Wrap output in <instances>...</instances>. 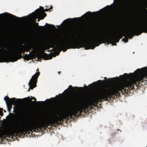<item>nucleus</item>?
<instances>
[{
  "label": "nucleus",
  "mask_w": 147,
  "mask_h": 147,
  "mask_svg": "<svg viewBox=\"0 0 147 147\" xmlns=\"http://www.w3.org/2000/svg\"><path fill=\"white\" fill-rule=\"evenodd\" d=\"M24 131H26V133H29L30 131L31 132H39L41 130L42 128V124L38 123H33L32 124H28L25 125Z\"/></svg>",
  "instance_id": "7"
},
{
  "label": "nucleus",
  "mask_w": 147,
  "mask_h": 147,
  "mask_svg": "<svg viewBox=\"0 0 147 147\" xmlns=\"http://www.w3.org/2000/svg\"><path fill=\"white\" fill-rule=\"evenodd\" d=\"M40 9H37L34 13L35 16L40 18V19H43L47 16V14L45 13L44 9L43 7L40 6Z\"/></svg>",
  "instance_id": "11"
},
{
  "label": "nucleus",
  "mask_w": 147,
  "mask_h": 147,
  "mask_svg": "<svg viewBox=\"0 0 147 147\" xmlns=\"http://www.w3.org/2000/svg\"><path fill=\"white\" fill-rule=\"evenodd\" d=\"M119 78L118 77L116 78H113L111 79L109 78V80H107L106 82L107 83H111L115 82L117 80H118Z\"/></svg>",
  "instance_id": "15"
},
{
  "label": "nucleus",
  "mask_w": 147,
  "mask_h": 147,
  "mask_svg": "<svg viewBox=\"0 0 147 147\" xmlns=\"http://www.w3.org/2000/svg\"><path fill=\"white\" fill-rule=\"evenodd\" d=\"M139 35L140 34H135V33H133V34H131V36H125L126 37H125V38H124L123 39H122L123 40V41L125 42H128V39L129 38H132V37L133 36V35Z\"/></svg>",
  "instance_id": "14"
},
{
  "label": "nucleus",
  "mask_w": 147,
  "mask_h": 147,
  "mask_svg": "<svg viewBox=\"0 0 147 147\" xmlns=\"http://www.w3.org/2000/svg\"><path fill=\"white\" fill-rule=\"evenodd\" d=\"M130 75L131 77L135 76V77L130 79V90L133 89H135V86L137 89L139 84L142 85L144 82H144V84L147 83V67H144L137 69L134 73H130Z\"/></svg>",
  "instance_id": "2"
},
{
  "label": "nucleus",
  "mask_w": 147,
  "mask_h": 147,
  "mask_svg": "<svg viewBox=\"0 0 147 147\" xmlns=\"http://www.w3.org/2000/svg\"><path fill=\"white\" fill-rule=\"evenodd\" d=\"M36 25L38 27H40V30H42L43 29V28L45 27V26H40L38 25V23H36Z\"/></svg>",
  "instance_id": "25"
},
{
  "label": "nucleus",
  "mask_w": 147,
  "mask_h": 147,
  "mask_svg": "<svg viewBox=\"0 0 147 147\" xmlns=\"http://www.w3.org/2000/svg\"><path fill=\"white\" fill-rule=\"evenodd\" d=\"M72 20V19L71 18H68L65 20V21L67 23H68L69 22L71 21Z\"/></svg>",
  "instance_id": "26"
},
{
  "label": "nucleus",
  "mask_w": 147,
  "mask_h": 147,
  "mask_svg": "<svg viewBox=\"0 0 147 147\" xmlns=\"http://www.w3.org/2000/svg\"><path fill=\"white\" fill-rule=\"evenodd\" d=\"M105 78V79H107V78Z\"/></svg>",
  "instance_id": "36"
},
{
  "label": "nucleus",
  "mask_w": 147,
  "mask_h": 147,
  "mask_svg": "<svg viewBox=\"0 0 147 147\" xmlns=\"http://www.w3.org/2000/svg\"><path fill=\"white\" fill-rule=\"evenodd\" d=\"M24 126L19 127L16 125L15 126V128L12 129L8 133V134L11 137L18 135L21 136L23 134H26V131H24Z\"/></svg>",
  "instance_id": "8"
},
{
  "label": "nucleus",
  "mask_w": 147,
  "mask_h": 147,
  "mask_svg": "<svg viewBox=\"0 0 147 147\" xmlns=\"http://www.w3.org/2000/svg\"><path fill=\"white\" fill-rule=\"evenodd\" d=\"M94 83H95V82H94ZM93 83H92V84H91L89 85V86H92V84H93Z\"/></svg>",
  "instance_id": "31"
},
{
  "label": "nucleus",
  "mask_w": 147,
  "mask_h": 147,
  "mask_svg": "<svg viewBox=\"0 0 147 147\" xmlns=\"http://www.w3.org/2000/svg\"><path fill=\"white\" fill-rule=\"evenodd\" d=\"M99 81H101V82L102 81L101 80H99Z\"/></svg>",
  "instance_id": "38"
},
{
  "label": "nucleus",
  "mask_w": 147,
  "mask_h": 147,
  "mask_svg": "<svg viewBox=\"0 0 147 147\" xmlns=\"http://www.w3.org/2000/svg\"><path fill=\"white\" fill-rule=\"evenodd\" d=\"M54 98H51L50 99H53Z\"/></svg>",
  "instance_id": "35"
},
{
  "label": "nucleus",
  "mask_w": 147,
  "mask_h": 147,
  "mask_svg": "<svg viewBox=\"0 0 147 147\" xmlns=\"http://www.w3.org/2000/svg\"><path fill=\"white\" fill-rule=\"evenodd\" d=\"M117 1H118V0H117ZM117 3H118V1H117Z\"/></svg>",
  "instance_id": "41"
},
{
  "label": "nucleus",
  "mask_w": 147,
  "mask_h": 147,
  "mask_svg": "<svg viewBox=\"0 0 147 147\" xmlns=\"http://www.w3.org/2000/svg\"><path fill=\"white\" fill-rule=\"evenodd\" d=\"M29 90H30V89H29L28 90V91H29Z\"/></svg>",
  "instance_id": "39"
},
{
  "label": "nucleus",
  "mask_w": 147,
  "mask_h": 147,
  "mask_svg": "<svg viewBox=\"0 0 147 147\" xmlns=\"http://www.w3.org/2000/svg\"><path fill=\"white\" fill-rule=\"evenodd\" d=\"M24 48L25 49V51H29L30 50V49L29 47H26Z\"/></svg>",
  "instance_id": "27"
},
{
  "label": "nucleus",
  "mask_w": 147,
  "mask_h": 147,
  "mask_svg": "<svg viewBox=\"0 0 147 147\" xmlns=\"http://www.w3.org/2000/svg\"><path fill=\"white\" fill-rule=\"evenodd\" d=\"M3 115V111L2 110H0V115L1 116H2Z\"/></svg>",
  "instance_id": "29"
},
{
  "label": "nucleus",
  "mask_w": 147,
  "mask_h": 147,
  "mask_svg": "<svg viewBox=\"0 0 147 147\" xmlns=\"http://www.w3.org/2000/svg\"><path fill=\"white\" fill-rule=\"evenodd\" d=\"M57 53V55H59V52H58Z\"/></svg>",
  "instance_id": "32"
},
{
  "label": "nucleus",
  "mask_w": 147,
  "mask_h": 147,
  "mask_svg": "<svg viewBox=\"0 0 147 147\" xmlns=\"http://www.w3.org/2000/svg\"><path fill=\"white\" fill-rule=\"evenodd\" d=\"M60 114L59 112H58L55 115V118L53 120L45 122L42 124V127L44 129L48 128L49 126L50 125L51 126L56 127L59 124V122L60 121L61 118L60 117L57 116V115H59Z\"/></svg>",
  "instance_id": "6"
},
{
  "label": "nucleus",
  "mask_w": 147,
  "mask_h": 147,
  "mask_svg": "<svg viewBox=\"0 0 147 147\" xmlns=\"http://www.w3.org/2000/svg\"><path fill=\"white\" fill-rule=\"evenodd\" d=\"M59 95H61V94H59Z\"/></svg>",
  "instance_id": "37"
},
{
  "label": "nucleus",
  "mask_w": 147,
  "mask_h": 147,
  "mask_svg": "<svg viewBox=\"0 0 147 147\" xmlns=\"http://www.w3.org/2000/svg\"><path fill=\"white\" fill-rule=\"evenodd\" d=\"M39 72H36L32 77L29 83L30 88L31 89L35 87L37 82L38 78L40 74Z\"/></svg>",
  "instance_id": "10"
},
{
  "label": "nucleus",
  "mask_w": 147,
  "mask_h": 147,
  "mask_svg": "<svg viewBox=\"0 0 147 147\" xmlns=\"http://www.w3.org/2000/svg\"><path fill=\"white\" fill-rule=\"evenodd\" d=\"M92 14V13L90 11L87 12L84 14V16L86 17H89Z\"/></svg>",
  "instance_id": "22"
},
{
  "label": "nucleus",
  "mask_w": 147,
  "mask_h": 147,
  "mask_svg": "<svg viewBox=\"0 0 147 147\" xmlns=\"http://www.w3.org/2000/svg\"><path fill=\"white\" fill-rule=\"evenodd\" d=\"M27 98H28L29 99L30 101L32 103H34V102H35L37 105H38V103H43L44 102L41 101H39L38 102L36 101H33L31 100V98L30 97V96H28L27 98H25L26 99H27Z\"/></svg>",
  "instance_id": "17"
},
{
  "label": "nucleus",
  "mask_w": 147,
  "mask_h": 147,
  "mask_svg": "<svg viewBox=\"0 0 147 147\" xmlns=\"http://www.w3.org/2000/svg\"><path fill=\"white\" fill-rule=\"evenodd\" d=\"M3 14H7L9 16H11V17H12V18H16V19H19L20 18L19 17H17L15 16H14L12 14H10V13H3Z\"/></svg>",
  "instance_id": "20"
},
{
  "label": "nucleus",
  "mask_w": 147,
  "mask_h": 147,
  "mask_svg": "<svg viewBox=\"0 0 147 147\" xmlns=\"http://www.w3.org/2000/svg\"><path fill=\"white\" fill-rule=\"evenodd\" d=\"M69 88H74V89L76 88V89H78L79 88H81V89H83L84 88L83 87L78 88V87H73L71 85H69Z\"/></svg>",
  "instance_id": "23"
},
{
  "label": "nucleus",
  "mask_w": 147,
  "mask_h": 147,
  "mask_svg": "<svg viewBox=\"0 0 147 147\" xmlns=\"http://www.w3.org/2000/svg\"><path fill=\"white\" fill-rule=\"evenodd\" d=\"M17 110L19 111V114L22 116H26L28 113V110L26 108L22 110L18 108Z\"/></svg>",
  "instance_id": "12"
},
{
  "label": "nucleus",
  "mask_w": 147,
  "mask_h": 147,
  "mask_svg": "<svg viewBox=\"0 0 147 147\" xmlns=\"http://www.w3.org/2000/svg\"><path fill=\"white\" fill-rule=\"evenodd\" d=\"M47 100H49V99H47Z\"/></svg>",
  "instance_id": "40"
},
{
  "label": "nucleus",
  "mask_w": 147,
  "mask_h": 147,
  "mask_svg": "<svg viewBox=\"0 0 147 147\" xmlns=\"http://www.w3.org/2000/svg\"><path fill=\"white\" fill-rule=\"evenodd\" d=\"M146 147H147V146H146Z\"/></svg>",
  "instance_id": "43"
},
{
  "label": "nucleus",
  "mask_w": 147,
  "mask_h": 147,
  "mask_svg": "<svg viewBox=\"0 0 147 147\" xmlns=\"http://www.w3.org/2000/svg\"><path fill=\"white\" fill-rule=\"evenodd\" d=\"M40 20V19H38V21L39 22Z\"/></svg>",
  "instance_id": "33"
},
{
  "label": "nucleus",
  "mask_w": 147,
  "mask_h": 147,
  "mask_svg": "<svg viewBox=\"0 0 147 147\" xmlns=\"http://www.w3.org/2000/svg\"><path fill=\"white\" fill-rule=\"evenodd\" d=\"M4 100L5 101L7 108V110L9 112H10L11 109L12 108V105L14 104L17 103V101H20L21 100L20 99H16L15 98H11L7 96H6L4 98Z\"/></svg>",
  "instance_id": "9"
},
{
  "label": "nucleus",
  "mask_w": 147,
  "mask_h": 147,
  "mask_svg": "<svg viewBox=\"0 0 147 147\" xmlns=\"http://www.w3.org/2000/svg\"><path fill=\"white\" fill-rule=\"evenodd\" d=\"M37 57L38 59V61H40L41 60L42 57L43 55L40 54H38L34 56L33 58L34 59H36V57Z\"/></svg>",
  "instance_id": "16"
},
{
  "label": "nucleus",
  "mask_w": 147,
  "mask_h": 147,
  "mask_svg": "<svg viewBox=\"0 0 147 147\" xmlns=\"http://www.w3.org/2000/svg\"><path fill=\"white\" fill-rule=\"evenodd\" d=\"M32 99H34L35 100H36V99L35 97H32Z\"/></svg>",
  "instance_id": "30"
},
{
  "label": "nucleus",
  "mask_w": 147,
  "mask_h": 147,
  "mask_svg": "<svg viewBox=\"0 0 147 147\" xmlns=\"http://www.w3.org/2000/svg\"><path fill=\"white\" fill-rule=\"evenodd\" d=\"M120 76L122 79L125 80H127L130 77L129 74L126 73L124 74L123 76Z\"/></svg>",
  "instance_id": "18"
},
{
  "label": "nucleus",
  "mask_w": 147,
  "mask_h": 147,
  "mask_svg": "<svg viewBox=\"0 0 147 147\" xmlns=\"http://www.w3.org/2000/svg\"><path fill=\"white\" fill-rule=\"evenodd\" d=\"M46 25L48 26H52L53 28L54 29H56V28L55 26L53 25H51L50 24H49L47 23L46 24Z\"/></svg>",
  "instance_id": "24"
},
{
  "label": "nucleus",
  "mask_w": 147,
  "mask_h": 147,
  "mask_svg": "<svg viewBox=\"0 0 147 147\" xmlns=\"http://www.w3.org/2000/svg\"><path fill=\"white\" fill-rule=\"evenodd\" d=\"M132 5V3L131 2H127L123 6L122 10H124L130 7Z\"/></svg>",
  "instance_id": "13"
},
{
  "label": "nucleus",
  "mask_w": 147,
  "mask_h": 147,
  "mask_svg": "<svg viewBox=\"0 0 147 147\" xmlns=\"http://www.w3.org/2000/svg\"><path fill=\"white\" fill-rule=\"evenodd\" d=\"M24 57L27 60H29L31 59L30 55L29 54H25L24 55Z\"/></svg>",
  "instance_id": "19"
},
{
  "label": "nucleus",
  "mask_w": 147,
  "mask_h": 147,
  "mask_svg": "<svg viewBox=\"0 0 147 147\" xmlns=\"http://www.w3.org/2000/svg\"><path fill=\"white\" fill-rule=\"evenodd\" d=\"M84 86H86V87L87 88H88V87H87V86H86V85H85V84H84Z\"/></svg>",
  "instance_id": "34"
},
{
  "label": "nucleus",
  "mask_w": 147,
  "mask_h": 147,
  "mask_svg": "<svg viewBox=\"0 0 147 147\" xmlns=\"http://www.w3.org/2000/svg\"><path fill=\"white\" fill-rule=\"evenodd\" d=\"M53 8V7L52 6H51V7L49 9H45V11H49L50 9H52Z\"/></svg>",
  "instance_id": "28"
},
{
  "label": "nucleus",
  "mask_w": 147,
  "mask_h": 147,
  "mask_svg": "<svg viewBox=\"0 0 147 147\" xmlns=\"http://www.w3.org/2000/svg\"><path fill=\"white\" fill-rule=\"evenodd\" d=\"M117 1H118V0H117ZM117 3H118V1H117Z\"/></svg>",
  "instance_id": "42"
},
{
  "label": "nucleus",
  "mask_w": 147,
  "mask_h": 147,
  "mask_svg": "<svg viewBox=\"0 0 147 147\" xmlns=\"http://www.w3.org/2000/svg\"><path fill=\"white\" fill-rule=\"evenodd\" d=\"M7 51L4 48L0 49V62H9L15 61L20 59L22 56L21 55L25 51V49L23 46L20 45L16 50V52L11 55L4 54Z\"/></svg>",
  "instance_id": "3"
},
{
  "label": "nucleus",
  "mask_w": 147,
  "mask_h": 147,
  "mask_svg": "<svg viewBox=\"0 0 147 147\" xmlns=\"http://www.w3.org/2000/svg\"><path fill=\"white\" fill-rule=\"evenodd\" d=\"M44 51H43V53H44V55H46L47 57V59H51L52 58V56L51 55H48L46 53H44Z\"/></svg>",
  "instance_id": "21"
},
{
  "label": "nucleus",
  "mask_w": 147,
  "mask_h": 147,
  "mask_svg": "<svg viewBox=\"0 0 147 147\" xmlns=\"http://www.w3.org/2000/svg\"><path fill=\"white\" fill-rule=\"evenodd\" d=\"M143 32L147 33V20L141 24L136 26L132 29L116 34L115 36L120 39L124 36H129L133 33L141 34Z\"/></svg>",
  "instance_id": "5"
},
{
  "label": "nucleus",
  "mask_w": 147,
  "mask_h": 147,
  "mask_svg": "<svg viewBox=\"0 0 147 147\" xmlns=\"http://www.w3.org/2000/svg\"><path fill=\"white\" fill-rule=\"evenodd\" d=\"M120 39L111 35H107L104 36H97L95 37L91 40L82 42L74 40H70L66 42H60V49L64 52L66 51L67 49H79L84 47L86 49H93L96 46H98L102 43L113 42V45L116 44V42H119Z\"/></svg>",
  "instance_id": "1"
},
{
  "label": "nucleus",
  "mask_w": 147,
  "mask_h": 147,
  "mask_svg": "<svg viewBox=\"0 0 147 147\" xmlns=\"http://www.w3.org/2000/svg\"><path fill=\"white\" fill-rule=\"evenodd\" d=\"M87 105L84 104L78 105L77 104H72L67 107L66 110L67 113L65 115V117H69L71 119H74V117H78L81 116L82 113H86V110L88 109Z\"/></svg>",
  "instance_id": "4"
}]
</instances>
